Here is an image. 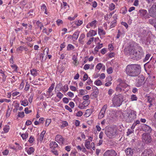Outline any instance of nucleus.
<instances>
[{"label":"nucleus","instance_id":"obj_1","mask_svg":"<svg viewBox=\"0 0 156 156\" xmlns=\"http://www.w3.org/2000/svg\"><path fill=\"white\" fill-rule=\"evenodd\" d=\"M140 66L137 64L128 65L126 69V72L127 75L131 76H138L140 74Z\"/></svg>","mask_w":156,"mask_h":156},{"label":"nucleus","instance_id":"obj_2","mask_svg":"<svg viewBox=\"0 0 156 156\" xmlns=\"http://www.w3.org/2000/svg\"><path fill=\"white\" fill-rule=\"evenodd\" d=\"M124 52L126 55H129L131 57L132 59L135 60L136 59H140L141 58V57L143 55H142L140 57H139L140 53H139L138 51H134V48L129 46L127 48H126L124 50Z\"/></svg>","mask_w":156,"mask_h":156},{"label":"nucleus","instance_id":"obj_3","mask_svg":"<svg viewBox=\"0 0 156 156\" xmlns=\"http://www.w3.org/2000/svg\"><path fill=\"white\" fill-rule=\"evenodd\" d=\"M150 16L154 18H152L149 20V23L153 25L156 30V3L154 4L149 11Z\"/></svg>","mask_w":156,"mask_h":156},{"label":"nucleus","instance_id":"obj_4","mask_svg":"<svg viewBox=\"0 0 156 156\" xmlns=\"http://www.w3.org/2000/svg\"><path fill=\"white\" fill-rule=\"evenodd\" d=\"M123 114L124 117L126 119V121L127 122H133L136 118V113L133 110L126 111Z\"/></svg>","mask_w":156,"mask_h":156},{"label":"nucleus","instance_id":"obj_5","mask_svg":"<svg viewBox=\"0 0 156 156\" xmlns=\"http://www.w3.org/2000/svg\"><path fill=\"white\" fill-rule=\"evenodd\" d=\"M119 83L116 88V90L118 92H126L129 89V86L127 84L125 80H122L121 79H118Z\"/></svg>","mask_w":156,"mask_h":156},{"label":"nucleus","instance_id":"obj_6","mask_svg":"<svg viewBox=\"0 0 156 156\" xmlns=\"http://www.w3.org/2000/svg\"><path fill=\"white\" fill-rule=\"evenodd\" d=\"M123 101V96L122 94L115 95L112 99L113 107L119 106L122 104Z\"/></svg>","mask_w":156,"mask_h":156},{"label":"nucleus","instance_id":"obj_7","mask_svg":"<svg viewBox=\"0 0 156 156\" xmlns=\"http://www.w3.org/2000/svg\"><path fill=\"white\" fill-rule=\"evenodd\" d=\"M105 133L108 137L113 138L116 136L117 129L109 127L105 130Z\"/></svg>","mask_w":156,"mask_h":156},{"label":"nucleus","instance_id":"obj_8","mask_svg":"<svg viewBox=\"0 0 156 156\" xmlns=\"http://www.w3.org/2000/svg\"><path fill=\"white\" fill-rule=\"evenodd\" d=\"M144 79L145 78L143 75H141L139 76L136 80V87H139L142 85L144 83Z\"/></svg>","mask_w":156,"mask_h":156},{"label":"nucleus","instance_id":"obj_9","mask_svg":"<svg viewBox=\"0 0 156 156\" xmlns=\"http://www.w3.org/2000/svg\"><path fill=\"white\" fill-rule=\"evenodd\" d=\"M143 141L146 144L149 143L151 141L150 134L147 133H144L142 135Z\"/></svg>","mask_w":156,"mask_h":156},{"label":"nucleus","instance_id":"obj_10","mask_svg":"<svg viewBox=\"0 0 156 156\" xmlns=\"http://www.w3.org/2000/svg\"><path fill=\"white\" fill-rule=\"evenodd\" d=\"M117 153L113 149L108 150L105 152L103 156H116Z\"/></svg>","mask_w":156,"mask_h":156},{"label":"nucleus","instance_id":"obj_11","mask_svg":"<svg viewBox=\"0 0 156 156\" xmlns=\"http://www.w3.org/2000/svg\"><path fill=\"white\" fill-rule=\"evenodd\" d=\"M141 156H154V154L151 150L146 149L142 153Z\"/></svg>","mask_w":156,"mask_h":156},{"label":"nucleus","instance_id":"obj_12","mask_svg":"<svg viewBox=\"0 0 156 156\" xmlns=\"http://www.w3.org/2000/svg\"><path fill=\"white\" fill-rule=\"evenodd\" d=\"M107 107V106L106 105H105L103 106L98 116V119H101L104 117Z\"/></svg>","mask_w":156,"mask_h":156},{"label":"nucleus","instance_id":"obj_13","mask_svg":"<svg viewBox=\"0 0 156 156\" xmlns=\"http://www.w3.org/2000/svg\"><path fill=\"white\" fill-rule=\"evenodd\" d=\"M141 128L143 131L149 133L151 132L152 129L151 127L145 124H143Z\"/></svg>","mask_w":156,"mask_h":156},{"label":"nucleus","instance_id":"obj_14","mask_svg":"<svg viewBox=\"0 0 156 156\" xmlns=\"http://www.w3.org/2000/svg\"><path fill=\"white\" fill-rule=\"evenodd\" d=\"M55 86V83H53L49 87L48 90L47 91V94L49 97H51L53 95V93H51L52 90H53Z\"/></svg>","mask_w":156,"mask_h":156},{"label":"nucleus","instance_id":"obj_15","mask_svg":"<svg viewBox=\"0 0 156 156\" xmlns=\"http://www.w3.org/2000/svg\"><path fill=\"white\" fill-rule=\"evenodd\" d=\"M93 92L91 94V95L93 96L94 98H96L98 94V88L95 86L92 87Z\"/></svg>","mask_w":156,"mask_h":156},{"label":"nucleus","instance_id":"obj_16","mask_svg":"<svg viewBox=\"0 0 156 156\" xmlns=\"http://www.w3.org/2000/svg\"><path fill=\"white\" fill-rule=\"evenodd\" d=\"M125 152L127 156H132L133 153V151L131 148H128L126 149Z\"/></svg>","mask_w":156,"mask_h":156},{"label":"nucleus","instance_id":"obj_17","mask_svg":"<svg viewBox=\"0 0 156 156\" xmlns=\"http://www.w3.org/2000/svg\"><path fill=\"white\" fill-rule=\"evenodd\" d=\"M55 139L58 140L59 143H61L62 144L63 143L64 139L61 136L59 135H57L55 138Z\"/></svg>","mask_w":156,"mask_h":156},{"label":"nucleus","instance_id":"obj_18","mask_svg":"<svg viewBox=\"0 0 156 156\" xmlns=\"http://www.w3.org/2000/svg\"><path fill=\"white\" fill-rule=\"evenodd\" d=\"M97 34L96 32L93 30H90L87 34V37L94 36Z\"/></svg>","mask_w":156,"mask_h":156},{"label":"nucleus","instance_id":"obj_19","mask_svg":"<svg viewBox=\"0 0 156 156\" xmlns=\"http://www.w3.org/2000/svg\"><path fill=\"white\" fill-rule=\"evenodd\" d=\"M147 12L146 10L142 9L139 11V13L140 16H145L146 13H147Z\"/></svg>","mask_w":156,"mask_h":156},{"label":"nucleus","instance_id":"obj_20","mask_svg":"<svg viewBox=\"0 0 156 156\" xmlns=\"http://www.w3.org/2000/svg\"><path fill=\"white\" fill-rule=\"evenodd\" d=\"M79 33L80 32L79 31L77 30L75 32L72 36L73 38L75 40H77L79 36Z\"/></svg>","mask_w":156,"mask_h":156},{"label":"nucleus","instance_id":"obj_21","mask_svg":"<svg viewBox=\"0 0 156 156\" xmlns=\"http://www.w3.org/2000/svg\"><path fill=\"white\" fill-rule=\"evenodd\" d=\"M107 81H109V82H107L105 84V86L106 87H108L111 85L112 84V83L110 82L109 81H111L112 80L111 77L110 76L107 77L106 79Z\"/></svg>","mask_w":156,"mask_h":156},{"label":"nucleus","instance_id":"obj_22","mask_svg":"<svg viewBox=\"0 0 156 156\" xmlns=\"http://www.w3.org/2000/svg\"><path fill=\"white\" fill-rule=\"evenodd\" d=\"M50 146L51 148H54L57 147L58 145L55 142H52L50 144Z\"/></svg>","mask_w":156,"mask_h":156},{"label":"nucleus","instance_id":"obj_23","mask_svg":"<svg viewBox=\"0 0 156 156\" xmlns=\"http://www.w3.org/2000/svg\"><path fill=\"white\" fill-rule=\"evenodd\" d=\"M62 84L60 83L58 84L56 86L55 88V90L57 91H60L62 90Z\"/></svg>","mask_w":156,"mask_h":156},{"label":"nucleus","instance_id":"obj_24","mask_svg":"<svg viewBox=\"0 0 156 156\" xmlns=\"http://www.w3.org/2000/svg\"><path fill=\"white\" fill-rule=\"evenodd\" d=\"M85 146L87 149H91L90 141L86 140L85 143Z\"/></svg>","mask_w":156,"mask_h":156},{"label":"nucleus","instance_id":"obj_25","mask_svg":"<svg viewBox=\"0 0 156 156\" xmlns=\"http://www.w3.org/2000/svg\"><path fill=\"white\" fill-rule=\"evenodd\" d=\"M30 73L34 76H37V73L35 69H33L30 70Z\"/></svg>","mask_w":156,"mask_h":156},{"label":"nucleus","instance_id":"obj_26","mask_svg":"<svg viewBox=\"0 0 156 156\" xmlns=\"http://www.w3.org/2000/svg\"><path fill=\"white\" fill-rule=\"evenodd\" d=\"M21 135V137L23 140H25L26 139L28 136V133L27 132H26L22 134H21V133H20Z\"/></svg>","mask_w":156,"mask_h":156},{"label":"nucleus","instance_id":"obj_27","mask_svg":"<svg viewBox=\"0 0 156 156\" xmlns=\"http://www.w3.org/2000/svg\"><path fill=\"white\" fill-rule=\"evenodd\" d=\"M98 34L100 35H105V31L102 29L98 28Z\"/></svg>","mask_w":156,"mask_h":156},{"label":"nucleus","instance_id":"obj_28","mask_svg":"<svg viewBox=\"0 0 156 156\" xmlns=\"http://www.w3.org/2000/svg\"><path fill=\"white\" fill-rule=\"evenodd\" d=\"M34 151V149L32 147H30L27 151L28 154H31Z\"/></svg>","mask_w":156,"mask_h":156},{"label":"nucleus","instance_id":"obj_29","mask_svg":"<svg viewBox=\"0 0 156 156\" xmlns=\"http://www.w3.org/2000/svg\"><path fill=\"white\" fill-rule=\"evenodd\" d=\"M3 130L5 133H8L9 130V126L8 125H6L3 128Z\"/></svg>","mask_w":156,"mask_h":156},{"label":"nucleus","instance_id":"obj_30","mask_svg":"<svg viewBox=\"0 0 156 156\" xmlns=\"http://www.w3.org/2000/svg\"><path fill=\"white\" fill-rule=\"evenodd\" d=\"M22 103L21 105L23 106H27L28 104V102L27 100L26 99L22 101Z\"/></svg>","mask_w":156,"mask_h":156},{"label":"nucleus","instance_id":"obj_31","mask_svg":"<svg viewBox=\"0 0 156 156\" xmlns=\"http://www.w3.org/2000/svg\"><path fill=\"white\" fill-rule=\"evenodd\" d=\"M138 51L139 53H140V55H139V57H140L142 55H143V52L142 48L141 47H139L138 48Z\"/></svg>","mask_w":156,"mask_h":156},{"label":"nucleus","instance_id":"obj_32","mask_svg":"<svg viewBox=\"0 0 156 156\" xmlns=\"http://www.w3.org/2000/svg\"><path fill=\"white\" fill-rule=\"evenodd\" d=\"M147 101L149 103H152L153 101L154 100V99L153 98L149 96H147Z\"/></svg>","mask_w":156,"mask_h":156},{"label":"nucleus","instance_id":"obj_33","mask_svg":"<svg viewBox=\"0 0 156 156\" xmlns=\"http://www.w3.org/2000/svg\"><path fill=\"white\" fill-rule=\"evenodd\" d=\"M41 9L45 13L47 14L46 13L47 8L46 5L44 4H43L41 6Z\"/></svg>","mask_w":156,"mask_h":156},{"label":"nucleus","instance_id":"obj_34","mask_svg":"<svg viewBox=\"0 0 156 156\" xmlns=\"http://www.w3.org/2000/svg\"><path fill=\"white\" fill-rule=\"evenodd\" d=\"M45 132V131L44 130L41 133L40 138V140L41 141H42L43 140Z\"/></svg>","mask_w":156,"mask_h":156},{"label":"nucleus","instance_id":"obj_35","mask_svg":"<svg viewBox=\"0 0 156 156\" xmlns=\"http://www.w3.org/2000/svg\"><path fill=\"white\" fill-rule=\"evenodd\" d=\"M74 48V46L72 44H69L67 47V50L69 51L73 49Z\"/></svg>","mask_w":156,"mask_h":156},{"label":"nucleus","instance_id":"obj_36","mask_svg":"<svg viewBox=\"0 0 156 156\" xmlns=\"http://www.w3.org/2000/svg\"><path fill=\"white\" fill-rule=\"evenodd\" d=\"M28 14L29 15V16L31 18L32 16H34L35 14L33 12V10L31 9L28 13Z\"/></svg>","mask_w":156,"mask_h":156},{"label":"nucleus","instance_id":"obj_37","mask_svg":"<svg viewBox=\"0 0 156 156\" xmlns=\"http://www.w3.org/2000/svg\"><path fill=\"white\" fill-rule=\"evenodd\" d=\"M109 9L111 11L114 10L115 8V5L113 3H111L109 6Z\"/></svg>","mask_w":156,"mask_h":156},{"label":"nucleus","instance_id":"obj_38","mask_svg":"<svg viewBox=\"0 0 156 156\" xmlns=\"http://www.w3.org/2000/svg\"><path fill=\"white\" fill-rule=\"evenodd\" d=\"M90 101H83L82 104L84 106H85V107L87 106L90 104Z\"/></svg>","mask_w":156,"mask_h":156},{"label":"nucleus","instance_id":"obj_39","mask_svg":"<svg viewBox=\"0 0 156 156\" xmlns=\"http://www.w3.org/2000/svg\"><path fill=\"white\" fill-rule=\"evenodd\" d=\"M94 84L97 86H100L102 84V83L100 80H98L95 81Z\"/></svg>","mask_w":156,"mask_h":156},{"label":"nucleus","instance_id":"obj_40","mask_svg":"<svg viewBox=\"0 0 156 156\" xmlns=\"http://www.w3.org/2000/svg\"><path fill=\"white\" fill-rule=\"evenodd\" d=\"M150 55H151L149 54L146 55L145 58L144 59V62H147L150 58Z\"/></svg>","mask_w":156,"mask_h":156},{"label":"nucleus","instance_id":"obj_41","mask_svg":"<svg viewBox=\"0 0 156 156\" xmlns=\"http://www.w3.org/2000/svg\"><path fill=\"white\" fill-rule=\"evenodd\" d=\"M131 99L132 101H136L137 99V97L135 95H132L131 96Z\"/></svg>","mask_w":156,"mask_h":156},{"label":"nucleus","instance_id":"obj_42","mask_svg":"<svg viewBox=\"0 0 156 156\" xmlns=\"http://www.w3.org/2000/svg\"><path fill=\"white\" fill-rule=\"evenodd\" d=\"M62 123V125L61 126L62 128L68 125V123L66 121H63Z\"/></svg>","mask_w":156,"mask_h":156},{"label":"nucleus","instance_id":"obj_43","mask_svg":"<svg viewBox=\"0 0 156 156\" xmlns=\"http://www.w3.org/2000/svg\"><path fill=\"white\" fill-rule=\"evenodd\" d=\"M68 86L67 85H64L63 87V88H62V90L64 92L67 91L68 90Z\"/></svg>","mask_w":156,"mask_h":156},{"label":"nucleus","instance_id":"obj_44","mask_svg":"<svg viewBox=\"0 0 156 156\" xmlns=\"http://www.w3.org/2000/svg\"><path fill=\"white\" fill-rule=\"evenodd\" d=\"M56 96L60 99H61L63 97V95L60 92H58L57 93Z\"/></svg>","mask_w":156,"mask_h":156},{"label":"nucleus","instance_id":"obj_45","mask_svg":"<svg viewBox=\"0 0 156 156\" xmlns=\"http://www.w3.org/2000/svg\"><path fill=\"white\" fill-rule=\"evenodd\" d=\"M94 37L90 38L89 40H88V41L87 43V45H90L91 43V42L94 41Z\"/></svg>","mask_w":156,"mask_h":156},{"label":"nucleus","instance_id":"obj_46","mask_svg":"<svg viewBox=\"0 0 156 156\" xmlns=\"http://www.w3.org/2000/svg\"><path fill=\"white\" fill-rule=\"evenodd\" d=\"M102 64H101V63H98L97 65L96 66V68L98 69V70H100L102 67Z\"/></svg>","mask_w":156,"mask_h":156},{"label":"nucleus","instance_id":"obj_47","mask_svg":"<svg viewBox=\"0 0 156 156\" xmlns=\"http://www.w3.org/2000/svg\"><path fill=\"white\" fill-rule=\"evenodd\" d=\"M18 116L19 117L22 118L24 116V113L23 112H19Z\"/></svg>","mask_w":156,"mask_h":156},{"label":"nucleus","instance_id":"obj_48","mask_svg":"<svg viewBox=\"0 0 156 156\" xmlns=\"http://www.w3.org/2000/svg\"><path fill=\"white\" fill-rule=\"evenodd\" d=\"M96 23L97 21L96 20H95L90 23V26L91 27H93L94 25L95 26L96 24Z\"/></svg>","mask_w":156,"mask_h":156},{"label":"nucleus","instance_id":"obj_49","mask_svg":"<svg viewBox=\"0 0 156 156\" xmlns=\"http://www.w3.org/2000/svg\"><path fill=\"white\" fill-rule=\"evenodd\" d=\"M25 49L26 48L23 46H20L17 48V51H22L23 50H25Z\"/></svg>","mask_w":156,"mask_h":156},{"label":"nucleus","instance_id":"obj_50","mask_svg":"<svg viewBox=\"0 0 156 156\" xmlns=\"http://www.w3.org/2000/svg\"><path fill=\"white\" fill-rule=\"evenodd\" d=\"M79 91L80 94L81 95H83L85 94V92L86 91V90H84L83 89H81Z\"/></svg>","mask_w":156,"mask_h":156},{"label":"nucleus","instance_id":"obj_51","mask_svg":"<svg viewBox=\"0 0 156 156\" xmlns=\"http://www.w3.org/2000/svg\"><path fill=\"white\" fill-rule=\"evenodd\" d=\"M116 23V20H114L112 22L111 24L110 27L111 28H113L114 27L115 25V24Z\"/></svg>","mask_w":156,"mask_h":156},{"label":"nucleus","instance_id":"obj_52","mask_svg":"<svg viewBox=\"0 0 156 156\" xmlns=\"http://www.w3.org/2000/svg\"><path fill=\"white\" fill-rule=\"evenodd\" d=\"M11 67L14 69V70L15 71H17V66L15 64H13L11 65Z\"/></svg>","mask_w":156,"mask_h":156},{"label":"nucleus","instance_id":"obj_53","mask_svg":"<svg viewBox=\"0 0 156 156\" xmlns=\"http://www.w3.org/2000/svg\"><path fill=\"white\" fill-rule=\"evenodd\" d=\"M107 71L108 73L111 74L112 73V67H109L107 69Z\"/></svg>","mask_w":156,"mask_h":156},{"label":"nucleus","instance_id":"obj_54","mask_svg":"<svg viewBox=\"0 0 156 156\" xmlns=\"http://www.w3.org/2000/svg\"><path fill=\"white\" fill-rule=\"evenodd\" d=\"M44 53H41L39 55V58H38V60H41V61L43 60V59L44 57Z\"/></svg>","mask_w":156,"mask_h":156},{"label":"nucleus","instance_id":"obj_55","mask_svg":"<svg viewBox=\"0 0 156 156\" xmlns=\"http://www.w3.org/2000/svg\"><path fill=\"white\" fill-rule=\"evenodd\" d=\"M51 122V119H47L46 121L45 125L46 126H48Z\"/></svg>","mask_w":156,"mask_h":156},{"label":"nucleus","instance_id":"obj_56","mask_svg":"<svg viewBox=\"0 0 156 156\" xmlns=\"http://www.w3.org/2000/svg\"><path fill=\"white\" fill-rule=\"evenodd\" d=\"M89 95H87L85 96H84L83 97V100L86 101H88V100L89 98Z\"/></svg>","mask_w":156,"mask_h":156},{"label":"nucleus","instance_id":"obj_57","mask_svg":"<svg viewBox=\"0 0 156 156\" xmlns=\"http://www.w3.org/2000/svg\"><path fill=\"white\" fill-rule=\"evenodd\" d=\"M83 114V113L81 111H78L76 114V115L77 116H81Z\"/></svg>","mask_w":156,"mask_h":156},{"label":"nucleus","instance_id":"obj_58","mask_svg":"<svg viewBox=\"0 0 156 156\" xmlns=\"http://www.w3.org/2000/svg\"><path fill=\"white\" fill-rule=\"evenodd\" d=\"M88 75L86 74H85L83 78V81H85L88 79Z\"/></svg>","mask_w":156,"mask_h":156},{"label":"nucleus","instance_id":"obj_59","mask_svg":"<svg viewBox=\"0 0 156 156\" xmlns=\"http://www.w3.org/2000/svg\"><path fill=\"white\" fill-rule=\"evenodd\" d=\"M24 111L25 113L27 114H29L32 112L31 110H29L28 108L27 107L26 108H25Z\"/></svg>","mask_w":156,"mask_h":156},{"label":"nucleus","instance_id":"obj_60","mask_svg":"<svg viewBox=\"0 0 156 156\" xmlns=\"http://www.w3.org/2000/svg\"><path fill=\"white\" fill-rule=\"evenodd\" d=\"M2 153L4 155H7L9 153V151L7 149H5L2 152Z\"/></svg>","mask_w":156,"mask_h":156},{"label":"nucleus","instance_id":"obj_61","mask_svg":"<svg viewBox=\"0 0 156 156\" xmlns=\"http://www.w3.org/2000/svg\"><path fill=\"white\" fill-rule=\"evenodd\" d=\"M65 108L66 109L68 110L70 112H71L72 111V110L71 108H70L68 106L66 105Z\"/></svg>","mask_w":156,"mask_h":156},{"label":"nucleus","instance_id":"obj_62","mask_svg":"<svg viewBox=\"0 0 156 156\" xmlns=\"http://www.w3.org/2000/svg\"><path fill=\"white\" fill-rule=\"evenodd\" d=\"M29 87H30V85L27 83V82L26 83V85L25 87V90H26V91L27 90L29 89Z\"/></svg>","mask_w":156,"mask_h":156},{"label":"nucleus","instance_id":"obj_63","mask_svg":"<svg viewBox=\"0 0 156 156\" xmlns=\"http://www.w3.org/2000/svg\"><path fill=\"white\" fill-rule=\"evenodd\" d=\"M62 100L63 102L66 103H68L69 102V100L66 98H63Z\"/></svg>","mask_w":156,"mask_h":156},{"label":"nucleus","instance_id":"obj_64","mask_svg":"<svg viewBox=\"0 0 156 156\" xmlns=\"http://www.w3.org/2000/svg\"><path fill=\"white\" fill-rule=\"evenodd\" d=\"M34 141L33 137L31 136L28 140V141L30 143H32Z\"/></svg>","mask_w":156,"mask_h":156}]
</instances>
